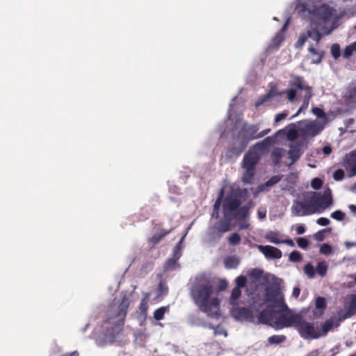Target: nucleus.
I'll list each match as a JSON object with an SVG mask.
<instances>
[{
	"label": "nucleus",
	"instance_id": "3",
	"mask_svg": "<svg viewBox=\"0 0 356 356\" xmlns=\"http://www.w3.org/2000/svg\"><path fill=\"white\" fill-rule=\"evenodd\" d=\"M291 79L289 81V88L282 92L286 95L289 102L293 103L299 100L298 92H303V101L301 106L292 118L297 117L300 113L307 109L310 99L313 96L312 88L308 85L303 76L291 74Z\"/></svg>",
	"mask_w": 356,
	"mask_h": 356
},
{
	"label": "nucleus",
	"instance_id": "58",
	"mask_svg": "<svg viewBox=\"0 0 356 356\" xmlns=\"http://www.w3.org/2000/svg\"><path fill=\"white\" fill-rule=\"evenodd\" d=\"M316 222L321 226H327L330 223V220L327 218L321 217L316 220Z\"/></svg>",
	"mask_w": 356,
	"mask_h": 356
},
{
	"label": "nucleus",
	"instance_id": "47",
	"mask_svg": "<svg viewBox=\"0 0 356 356\" xmlns=\"http://www.w3.org/2000/svg\"><path fill=\"white\" fill-rule=\"evenodd\" d=\"M247 282V279L244 275H240L236 279V286L238 289L243 288Z\"/></svg>",
	"mask_w": 356,
	"mask_h": 356
},
{
	"label": "nucleus",
	"instance_id": "5",
	"mask_svg": "<svg viewBox=\"0 0 356 356\" xmlns=\"http://www.w3.org/2000/svg\"><path fill=\"white\" fill-rule=\"evenodd\" d=\"M241 201L235 194H228L222 200L223 216L232 220H243L248 216L250 205L241 207Z\"/></svg>",
	"mask_w": 356,
	"mask_h": 356
},
{
	"label": "nucleus",
	"instance_id": "15",
	"mask_svg": "<svg viewBox=\"0 0 356 356\" xmlns=\"http://www.w3.org/2000/svg\"><path fill=\"white\" fill-rule=\"evenodd\" d=\"M232 220H233L229 218H225L224 217V219L220 221L213 227L216 232L218 234L219 237H221L224 233L227 232L231 229Z\"/></svg>",
	"mask_w": 356,
	"mask_h": 356
},
{
	"label": "nucleus",
	"instance_id": "20",
	"mask_svg": "<svg viewBox=\"0 0 356 356\" xmlns=\"http://www.w3.org/2000/svg\"><path fill=\"white\" fill-rule=\"evenodd\" d=\"M251 312L247 307H237L232 310V315L237 319L248 318L251 316Z\"/></svg>",
	"mask_w": 356,
	"mask_h": 356
},
{
	"label": "nucleus",
	"instance_id": "48",
	"mask_svg": "<svg viewBox=\"0 0 356 356\" xmlns=\"http://www.w3.org/2000/svg\"><path fill=\"white\" fill-rule=\"evenodd\" d=\"M284 39V35L282 34V33H277L275 37L273 39V42L274 44H275L277 47H279L280 44L282 42V41Z\"/></svg>",
	"mask_w": 356,
	"mask_h": 356
},
{
	"label": "nucleus",
	"instance_id": "17",
	"mask_svg": "<svg viewBox=\"0 0 356 356\" xmlns=\"http://www.w3.org/2000/svg\"><path fill=\"white\" fill-rule=\"evenodd\" d=\"M321 31L324 33V29L323 26L319 25L318 27H312L310 29L307 30L306 33L308 38H311L316 42V44H318L322 38L321 33H320Z\"/></svg>",
	"mask_w": 356,
	"mask_h": 356
},
{
	"label": "nucleus",
	"instance_id": "32",
	"mask_svg": "<svg viewBox=\"0 0 356 356\" xmlns=\"http://www.w3.org/2000/svg\"><path fill=\"white\" fill-rule=\"evenodd\" d=\"M166 307H161L159 309H156L154 312V318L156 321H161L164 318V315L165 312L167 311Z\"/></svg>",
	"mask_w": 356,
	"mask_h": 356
},
{
	"label": "nucleus",
	"instance_id": "23",
	"mask_svg": "<svg viewBox=\"0 0 356 356\" xmlns=\"http://www.w3.org/2000/svg\"><path fill=\"white\" fill-rule=\"evenodd\" d=\"M223 196H224V190H223V188H222L220 190V191L219 192L217 199L213 205V212L212 214L213 217H216V218H218L220 207L222 204V200Z\"/></svg>",
	"mask_w": 356,
	"mask_h": 356
},
{
	"label": "nucleus",
	"instance_id": "16",
	"mask_svg": "<svg viewBox=\"0 0 356 356\" xmlns=\"http://www.w3.org/2000/svg\"><path fill=\"white\" fill-rule=\"evenodd\" d=\"M308 51L312 63L319 64L321 63L325 54L323 51H318L313 44H310Z\"/></svg>",
	"mask_w": 356,
	"mask_h": 356
},
{
	"label": "nucleus",
	"instance_id": "28",
	"mask_svg": "<svg viewBox=\"0 0 356 356\" xmlns=\"http://www.w3.org/2000/svg\"><path fill=\"white\" fill-rule=\"evenodd\" d=\"M277 93L273 89L270 90L266 94L261 96L258 100L255 102V106L259 107L262 105L270 99L273 97L275 96Z\"/></svg>",
	"mask_w": 356,
	"mask_h": 356
},
{
	"label": "nucleus",
	"instance_id": "38",
	"mask_svg": "<svg viewBox=\"0 0 356 356\" xmlns=\"http://www.w3.org/2000/svg\"><path fill=\"white\" fill-rule=\"evenodd\" d=\"M282 179V176L280 175H274L271 177L264 184L266 187H271L275 184H277Z\"/></svg>",
	"mask_w": 356,
	"mask_h": 356
},
{
	"label": "nucleus",
	"instance_id": "30",
	"mask_svg": "<svg viewBox=\"0 0 356 356\" xmlns=\"http://www.w3.org/2000/svg\"><path fill=\"white\" fill-rule=\"evenodd\" d=\"M315 270L317 274L321 277H324L327 270V263L325 261L318 262Z\"/></svg>",
	"mask_w": 356,
	"mask_h": 356
},
{
	"label": "nucleus",
	"instance_id": "54",
	"mask_svg": "<svg viewBox=\"0 0 356 356\" xmlns=\"http://www.w3.org/2000/svg\"><path fill=\"white\" fill-rule=\"evenodd\" d=\"M288 111H284L283 112L277 114L275 118V123H278L280 121L284 120L288 116Z\"/></svg>",
	"mask_w": 356,
	"mask_h": 356
},
{
	"label": "nucleus",
	"instance_id": "50",
	"mask_svg": "<svg viewBox=\"0 0 356 356\" xmlns=\"http://www.w3.org/2000/svg\"><path fill=\"white\" fill-rule=\"evenodd\" d=\"M297 244L299 248L302 249H307L309 243L307 238L300 237L297 239Z\"/></svg>",
	"mask_w": 356,
	"mask_h": 356
},
{
	"label": "nucleus",
	"instance_id": "52",
	"mask_svg": "<svg viewBox=\"0 0 356 356\" xmlns=\"http://www.w3.org/2000/svg\"><path fill=\"white\" fill-rule=\"evenodd\" d=\"M348 313L350 315L356 314V296H354L350 302Z\"/></svg>",
	"mask_w": 356,
	"mask_h": 356
},
{
	"label": "nucleus",
	"instance_id": "56",
	"mask_svg": "<svg viewBox=\"0 0 356 356\" xmlns=\"http://www.w3.org/2000/svg\"><path fill=\"white\" fill-rule=\"evenodd\" d=\"M353 52L354 49L350 44L345 48L343 52V56L346 58H348L353 55Z\"/></svg>",
	"mask_w": 356,
	"mask_h": 356
},
{
	"label": "nucleus",
	"instance_id": "25",
	"mask_svg": "<svg viewBox=\"0 0 356 356\" xmlns=\"http://www.w3.org/2000/svg\"><path fill=\"white\" fill-rule=\"evenodd\" d=\"M240 261L234 256L227 257L224 260V264L226 268H236L238 266Z\"/></svg>",
	"mask_w": 356,
	"mask_h": 356
},
{
	"label": "nucleus",
	"instance_id": "2",
	"mask_svg": "<svg viewBox=\"0 0 356 356\" xmlns=\"http://www.w3.org/2000/svg\"><path fill=\"white\" fill-rule=\"evenodd\" d=\"M129 304L128 297L124 295L120 301L114 302L109 307L106 312V319L102 325L105 340L114 341L122 331Z\"/></svg>",
	"mask_w": 356,
	"mask_h": 356
},
{
	"label": "nucleus",
	"instance_id": "8",
	"mask_svg": "<svg viewBox=\"0 0 356 356\" xmlns=\"http://www.w3.org/2000/svg\"><path fill=\"white\" fill-rule=\"evenodd\" d=\"M294 328L304 339L311 340L320 338V334L318 333V327L314 323L307 321L300 314Z\"/></svg>",
	"mask_w": 356,
	"mask_h": 356
},
{
	"label": "nucleus",
	"instance_id": "57",
	"mask_svg": "<svg viewBox=\"0 0 356 356\" xmlns=\"http://www.w3.org/2000/svg\"><path fill=\"white\" fill-rule=\"evenodd\" d=\"M158 291L159 295H165L168 293V288L164 283L160 282L158 287Z\"/></svg>",
	"mask_w": 356,
	"mask_h": 356
},
{
	"label": "nucleus",
	"instance_id": "43",
	"mask_svg": "<svg viewBox=\"0 0 356 356\" xmlns=\"http://www.w3.org/2000/svg\"><path fill=\"white\" fill-rule=\"evenodd\" d=\"M302 259V254L297 250H293L289 255V261L293 262H299Z\"/></svg>",
	"mask_w": 356,
	"mask_h": 356
},
{
	"label": "nucleus",
	"instance_id": "62",
	"mask_svg": "<svg viewBox=\"0 0 356 356\" xmlns=\"http://www.w3.org/2000/svg\"><path fill=\"white\" fill-rule=\"evenodd\" d=\"M281 243H285L291 247H293L295 245L294 242L292 239L282 240Z\"/></svg>",
	"mask_w": 356,
	"mask_h": 356
},
{
	"label": "nucleus",
	"instance_id": "59",
	"mask_svg": "<svg viewBox=\"0 0 356 356\" xmlns=\"http://www.w3.org/2000/svg\"><path fill=\"white\" fill-rule=\"evenodd\" d=\"M296 231L297 234H303L306 231V228L304 225H300L296 227Z\"/></svg>",
	"mask_w": 356,
	"mask_h": 356
},
{
	"label": "nucleus",
	"instance_id": "46",
	"mask_svg": "<svg viewBox=\"0 0 356 356\" xmlns=\"http://www.w3.org/2000/svg\"><path fill=\"white\" fill-rule=\"evenodd\" d=\"M331 54L334 59L340 56V46L338 44H334L331 47Z\"/></svg>",
	"mask_w": 356,
	"mask_h": 356
},
{
	"label": "nucleus",
	"instance_id": "34",
	"mask_svg": "<svg viewBox=\"0 0 356 356\" xmlns=\"http://www.w3.org/2000/svg\"><path fill=\"white\" fill-rule=\"evenodd\" d=\"M341 17V16L334 17V19L332 22V25H331L330 28H327V27L323 26L325 35H328V34L331 33V32L337 27V22Z\"/></svg>",
	"mask_w": 356,
	"mask_h": 356
},
{
	"label": "nucleus",
	"instance_id": "63",
	"mask_svg": "<svg viewBox=\"0 0 356 356\" xmlns=\"http://www.w3.org/2000/svg\"><path fill=\"white\" fill-rule=\"evenodd\" d=\"M300 289L298 287H294L293 289L292 295L295 298H298L300 296Z\"/></svg>",
	"mask_w": 356,
	"mask_h": 356
},
{
	"label": "nucleus",
	"instance_id": "10",
	"mask_svg": "<svg viewBox=\"0 0 356 356\" xmlns=\"http://www.w3.org/2000/svg\"><path fill=\"white\" fill-rule=\"evenodd\" d=\"M333 203V200L331 195V191L328 188L324 192L323 195L318 193L317 197L311 201V205L312 209H316L321 208L322 211L331 206Z\"/></svg>",
	"mask_w": 356,
	"mask_h": 356
},
{
	"label": "nucleus",
	"instance_id": "1",
	"mask_svg": "<svg viewBox=\"0 0 356 356\" xmlns=\"http://www.w3.org/2000/svg\"><path fill=\"white\" fill-rule=\"evenodd\" d=\"M213 286L211 281L201 277H197L191 286L190 294L199 309L209 316H218L220 300L213 296Z\"/></svg>",
	"mask_w": 356,
	"mask_h": 356
},
{
	"label": "nucleus",
	"instance_id": "36",
	"mask_svg": "<svg viewBox=\"0 0 356 356\" xmlns=\"http://www.w3.org/2000/svg\"><path fill=\"white\" fill-rule=\"evenodd\" d=\"M228 242L231 245H236L241 242V236L238 233H233L229 236Z\"/></svg>",
	"mask_w": 356,
	"mask_h": 356
},
{
	"label": "nucleus",
	"instance_id": "13",
	"mask_svg": "<svg viewBox=\"0 0 356 356\" xmlns=\"http://www.w3.org/2000/svg\"><path fill=\"white\" fill-rule=\"evenodd\" d=\"M259 250L262 252L267 259H280L282 256V251L271 245H258Z\"/></svg>",
	"mask_w": 356,
	"mask_h": 356
},
{
	"label": "nucleus",
	"instance_id": "14",
	"mask_svg": "<svg viewBox=\"0 0 356 356\" xmlns=\"http://www.w3.org/2000/svg\"><path fill=\"white\" fill-rule=\"evenodd\" d=\"M324 124L314 120L307 123L304 128V133L309 136L314 137L319 134L324 129Z\"/></svg>",
	"mask_w": 356,
	"mask_h": 356
},
{
	"label": "nucleus",
	"instance_id": "29",
	"mask_svg": "<svg viewBox=\"0 0 356 356\" xmlns=\"http://www.w3.org/2000/svg\"><path fill=\"white\" fill-rule=\"evenodd\" d=\"M286 340V337L284 334H274L268 338V342L270 345H277L284 342Z\"/></svg>",
	"mask_w": 356,
	"mask_h": 356
},
{
	"label": "nucleus",
	"instance_id": "21",
	"mask_svg": "<svg viewBox=\"0 0 356 356\" xmlns=\"http://www.w3.org/2000/svg\"><path fill=\"white\" fill-rule=\"evenodd\" d=\"M278 295V291L277 290H266V296H265V300L267 302H272V305H270L272 307H275L279 305V303L277 301H280L283 298L276 300V298Z\"/></svg>",
	"mask_w": 356,
	"mask_h": 356
},
{
	"label": "nucleus",
	"instance_id": "39",
	"mask_svg": "<svg viewBox=\"0 0 356 356\" xmlns=\"http://www.w3.org/2000/svg\"><path fill=\"white\" fill-rule=\"evenodd\" d=\"M184 236H183L181 238V239L180 240L179 243L175 246V250H174L172 258L176 259V260H177V261L179 260V259L181 256V243H182V241L184 240Z\"/></svg>",
	"mask_w": 356,
	"mask_h": 356
},
{
	"label": "nucleus",
	"instance_id": "11",
	"mask_svg": "<svg viewBox=\"0 0 356 356\" xmlns=\"http://www.w3.org/2000/svg\"><path fill=\"white\" fill-rule=\"evenodd\" d=\"M291 210L293 213L298 216H305L316 212V210L312 209L311 202L305 203L304 202L295 201L292 205Z\"/></svg>",
	"mask_w": 356,
	"mask_h": 356
},
{
	"label": "nucleus",
	"instance_id": "7",
	"mask_svg": "<svg viewBox=\"0 0 356 356\" xmlns=\"http://www.w3.org/2000/svg\"><path fill=\"white\" fill-rule=\"evenodd\" d=\"M300 12H307L313 19H316L323 24L329 22L334 17L336 10L327 3L319 6H314L309 8L303 3L299 7Z\"/></svg>",
	"mask_w": 356,
	"mask_h": 356
},
{
	"label": "nucleus",
	"instance_id": "9",
	"mask_svg": "<svg viewBox=\"0 0 356 356\" xmlns=\"http://www.w3.org/2000/svg\"><path fill=\"white\" fill-rule=\"evenodd\" d=\"M258 130V125L244 123L239 133L242 137L240 147L238 149L234 148L233 149L230 150V152H236V154L238 155L243 152L247 147L248 144L250 140L257 139Z\"/></svg>",
	"mask_w": 356,
	"mask_h": 356
},
{
	"label": "nucleus",
	"instance_id": "19",
	"mask_svg": "<svg viewBox=\"0 0 356 356\" xmlns=\"http://www.w3.org/2000/svg\"><path fill=\"white\" fill-rule=\"evenodd\" d=\"M326 309V301L323 297L318 296L315 300V310L314 314L315 316H321Z\"/></svg>",
	"mask_w": 356,
	"mask_h": 356
},
{
	"label": "nucleus",
	"instance_id": "27",
	"mask_svg": "<svg viewBox=\"0 0 356 356\" xmlns=\"http://www.w3.org/2000/svg\"><path fill=\"white\" fill-rule=\"evenodd\" d=\"M241 296V289L238 287H234L232 291L229 298V304L232 306L237 305L238 302V299Z\"/></svg>",
	"mask_w": 356,
	"mask_h": 356
},
{
	"label": "nucleus",
	"instance_id": "12",
	"mask_svg": "<svg viewBox=\"0 0 356 356\" xmlns=\"http://www.w3.org/2000/svg\"><path fill=\"white\" fill-rule=\"evenodd\" d=\"M278 313L279 312L274 310L273 307L269 306L268 308L262 310L260 312L259 316V321L262 324L268 325L272 327V323H273L275 321L274 316Z\"/></svg>",
	"mask_w": 356,
	"mask_h": 356
},
{
	"label": "nucleus",
	"instance_id": "26",
	"mask_svg": "<svg viewBox=\"0 0 356 356\" xmlns=\"http://www.w3.org/2000/svg\"><path fill=\"white\" fill-rule=\"evenodd\" d=\"M333 327V322L332 320H327L321 325V329L318 327V333L320 337L325 336L329 331Z\"/></svg>",
	"mask_w": 356,
	"mask_h": 356
},
{
	"label": "nucleus",
	"instance_id": "53",
	"mask_svg": "<svg viewBox=\"0 0 356 356\" xmlns=\"http://www.w3.org/2000/svg\"><path fill=\"white\" fill-rule=\"evenodd\" d=\"M344 171L342 169L337 170L333 174V178L336 181H340L344 177Z\"/></svg>",
	"mask_w": 356,
	"mask_h": 356
},
{
	"label": "nucleus",
	"instance_id": "42",
	"mask_svg": "<svg viewBox=\"0 0 356 356\" xmlns=\"http://www.w3.org/2000/svg\"><path fill=\"white\" fill-rule=\"evenodd\" d=\"M307 39L308 37L307 33L301 34L295 44V47L296 49H301L304 44L305 43V42L307 40Z\"/></svg>",
	"mask_w": 356,
	"mask_h": 356
},
{
	"label": "nucleus",
	"instance_id": "4",
	"mask_svg": "<svg viewBox=\"0 0 356 356\" xmlns=\"http://www.w3.org/2000/svg\"><path fill=\"white\" fill-rule=\"evenodd\" d=\"M273 140L270 137H266L262 142L256 143L251 147L245 154L241 167L244 170L241 181L245 184L253 183L256 166L261 159L260 151L265 149L266 147L271 145Z\"/></svg>",
	"mask_w": 356,
	"mask_h": 356
},
{
	"label": "nucleus",
	"instance_id": "45",
	"mask_svg": "<svg viewBox=\"0 0 356 356\" xmlns=\"http://www.w3.org/2000/svg\"><path fill=\"white\" fill-rule=\"evenodd\" d=\"M345 213L340 210H337L331 213V217L338 221H341L345 218Z\"/></svg>",
	"mask_w": 356,
	"mask_h": 356
},
{
	"label": "nucleus",
	"instance_id": "37",
	"mask_svg": "<svg viewBox=\"0 0 356 356\" xmlns=\"http://www.w3.org/2000/svg\"><path fill=\"white\" fill-rule=\"evenodd\" d=\"M304 272L309 278H313L315 275L316 270L311 264H307L304 266Z\"/></svg>",
	"mask_w": 356,
	"mask_h": 356
},
{
	"label": "nucleus",
	"instance_id": "33",
	"mask_svg": "<svg viewBox=\"0 0 356 356\" xmlns=\"http://www.w3.org/2000/svg\"><path fill=\"white\" fill-rule=\"evenodd\" d=\"M312 112L314 115H315L317 118L325 120L324 124L327 122V116L324 111L318 107H314L312 109Z\"/></svg>",
	"mask_w": 356,
	"mask_h": 356
},
{
	"label": "nucleus",
	"instance_id": "55",
	"mask_svg": "<svg viewBox=\"0 0 356 356\" xmlns=\"http://www.w3.org/2000/svg\"><path fill=\"white\" fill-rule=\"evenodd\" d=\"M214 336L218 335H224L225 337L227 336V331L221 327L220 325H217L216 327H215V331L213 332Z\"/></svg>",
	"mask_w": 356,
	"mask_h": 356
},
{
	"label": "nucleus",
	"instance_id": "60",
	"mask_svg": "<svg viewBox=\"0 0 356 356\" xmlns=\"http://www.w3.org/2000/svg\"><path fill=\"white\" fill-rule=\"evenodd\" d=\"M270 129H266L262 131L257 133V139L264 137L270 132Z\"/></svg>",
	"mask_w": 356,
	"mask_h": 356
},
{
	"label": "nucleus",
	"instance_id": "49",
	"mask_svg": "<svg viewBox=\"0 0 356 356\" xmlns=\"http://www.w3.org/2000/svg\"><path fill=\"white\" fill-rule=\"evenodd\" d=\"M266 238L271 243H273L275 244H280L281 243V241L277 238V235L276 233H270V234H268L266 237Z\"/></svg>",
	"mask_w": 356,
	"mask_h": 356
},
{
	"label": "nucleus",
	"instance_id": "31",
	"mask_svg": "<svg viewBox=\"0 0 356 356\" xmlns=\"http://www.w3.org/2000/svg\"><path fill=\"white\" fill-rule=\"evenodd\" d=\"M331 231H332V228L331 227L321 229V230L317 232L314 235V238L315 240H316L318 241H322L325 238V234L326 233H330V232H331Z\"/></svg>",
	"mask_w": 356,
	"mask_h": 356
},
{
	"label": "nucleus",
	"instance_id": "44",
	"mask_svg": "<svg viewBox=\"0 0 356 356\" xmlns=\"http://www.w3.org/2000/svg\"><path fill=\"white\" fill-rule=\"evenodd\" d=\"M177 265H178L177 260H176V259H174V258H170V259H168V261H166L165 265V269L166 270H172Z\"/></svg>",
	"mask_w": 356,
	"mask_h": 356
},
{
	"label": "nucleus",
	"instance_id": "41",
	"mask_svg": "<svg viewBox=\"0 0 356 356\" xmlns=\"http://www.w3.org/2000/svg\"><path fill=\"white\" fill-rule=\"evenodd\" d=\"M320 252L322 254L330 255L333 253L332 248L327 243H323L320 248Z\"/></svg>",
	"mask_w": 356,
	"mask_h": 356
},
{
	"label": "nucleus",
	"instance_id": "51",
	"mask_svg": "<svg viewBox=\"0 0 356 356\" xmlns=\"http://www.w3.org/2000/svg\"><path fill=\"white\" fill-rule=\"evenodd\" d=\"M322 185H323V181L320 178L316 177L312 180L311 186L315 190L320 189L321 188Z\"/></svg>",
	"mask_w": 356,
	"mask_h": 356
},
{
	"label": "nucleus",
	"instance_id": "40",
	"mask_svg": "<svg viewBox=\"0 0 356 356\" xmlns=\"http://www.w3.org/2000/svg\"><path fill=\"white\" fill-rule=\"evenodd\" d=\"M350 156L349 164L351 165V171L353 175H356V150L352 152Z\"/></svg>",
	"mask_w": 356,
	"mask_h": 356
},
{
	"label": "nucleus",
	"instance_id": "18",
	"mask_svg": "<svg viewBox=\"0 0 356 356\" xmlns=\"http://www.w3.org/2000/svg\"><path fill=\"white\" fill-rule=\"evenodd\" d=\"M288 154L291 161V164L294 163L301 156V145L293 144L291 145Z\"/></svg>",
	"mask_w": 356,
	"mask_h": 356
},
{
	"label": "nucleus",
	"instance_id": "35",
	"mask_svg": "<svg viewBox=\"0 0 356 356\" xmlns=\"http://www.w3.org/2000/svg\"><path fill=\"white\" fill-rule=\"evenodd\" d=\"M263 273L264 271L259 268H253L248 272V275L258 280L262 277Z\"/></svg>",
	"mask_w": 356,
	"mask_h": 356
},
{
	"label": "nucleus",
	"instance_id": "64",
	"mask_svg": "<svg viewBox=\"0 0 356 356\" xmlns=\"http://www.w3.org/2000/svg\"><path fill=\"white\" fill-rule=\"evenodd\" d=\"M289 22L286 21L284 25L282 26V29L279 31L280 33H282L283 35H284L286 30L287 29Z\"/></svg>",
	"mask_w": 356,
	"mask_h": 356
},
{
	"label": "nucleus",
	"instance_id": "22",
	"mask_svg": "<svg viewBox=\"0 0 356 356\" xmlns=\"http://www.w3.org/2000/svg\"><path fill=\"white\" fill-rule=\"evenodd\" d=\"M284 154V150L282 148L276 147L272 151L270 154V159L275 166H277L280 163Z\"/></svg>",
	"mask_w": 356,
	"mask_h": 356
},
{
	"label": "nucleus",
	"instance_id": "61",
	"mask_svg": "<svg viewBox=\"0 0 356 356\" xmlns=\"http://www.w3.org/2000/svg\"><path fill=\"white\" fill-rule=\"evenodd\" d=\"M322 152L324 154L328 155L332 152V147L330 145H325L323 147Z\"/></svg>",
	"mask_w": 356,
	"mask_h": 356
},
{
	"label": "nucleus",
	"instance_id": "6",
	"mask_svg": "<svg viewBox=\"0 0 356 356\" xmlns=\"http://www.w3.org/2000/svg\"><path fill=\"white\" fill-rule=\"evenodd\" d=\"M277 302L279 303L278 307L280 309V311H278L279 316L277 317L273 323H272V327L276 330L285 327H295L299 314L293 313L290 310L288 306L284 303V298L280 301H277Z\"/></svg>",
	"mask_w": 356,
	"mask_h": 356
},
{
	"label": "nucleus",
	"instance_id": "24",
	"mask_svg": "<svg viewBox=\"0 0 356 356\" xmlns=\"http://www.w3.org/2000/svg\"><path fill=\"white\" fill-rule=\"evenodd\" d=\"M172 229L170 230H165L162 229L161 230L160 233L157 234H154L151 238H149V242H150L153 245H155L158 244L161 240L164 238L165 236L169 234L171 232Z\"/></svg>",
	"mask_w": 356,
	"mask_h": 356
}]
</instances>
